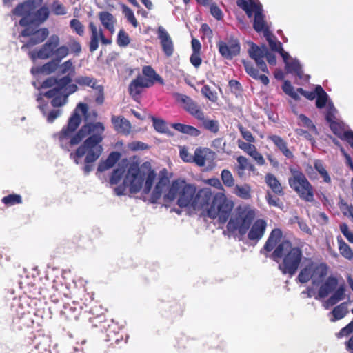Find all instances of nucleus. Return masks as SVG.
I'll list each match as a JSON object with an SVG mask.
<instances>
[{
  "label": "nucleus",
  "instance_id": "f257e3e1",
  "mask_svg": "<svg viewBox=\"0 0 353 353\" xmlns=\"http://www.w3.org/2000/svg\"><path fill=\"white\" fill-rule=\"evenodd\" d=\"M104 125L101 122L88 123L83 125L70 139V144H79L88 137L77 149L70 154V158L76 165L81 164V158L85 157L82 170L88 175L94 169V163L101 155L103 148L101 142L103 139Z\"/></svg>",
  "mask_w": 353,
  "mask_h": 353
},
{
  "label": "nucleus",
  "instance_id": "4be33fe9",
  "mask_svg": "<svg viewBox=\"0 0 353 353\" xmlns=\"http://www.w3.org/2000/svg\"><path fill=\"white\" fill-rule=\"evenodd\" d=\"M89 28L91 32L89 49L91 52H93L99 48V41L103 35V32L101 28H98L92 21L89 23Z\"/></svg>",
  "mask_w": 353,
  "mask_h": 353
},
{
  "label": "nucleus",
  "instance_id": "412c9836",
  "mask_svg": "<svg viewBox=\"0 0 353 353\" xmlns=\"http://www.w3.org/2000/svg\"><path fill=\"white\" fill-rule=\"evenodd\" d=\"M169 183L170 181L167 177H161L159 179L151 194L150 202L152 203H157L163 192L165 194L168 191Z\"/></svg>",
  "mask_w": 353,
  "mask_h": 353
},
{
  "label": "nucleus",
  "instance_id": "4d7b16f0",
  "mask_svg": "<svg viewBox=\"0 0 353 353\" xmlns=\"http://www.w3.org/2000/svg\"><path fill=\"white\" fill-rule=\"evenodd\" d=\"M57 86L55 88L59 91L63 92L67 85L71 83L72 77L70 74H67L60 79L57 78Z\"/></svg>",
  "mask_w": 353,
  "mask_h": 353
},
{
  "label": "nucleus",
  "instance_id": "72a5a7b5",
  "mask_svg": "<svg viewBox=\"0 0 353 353\" xmlns=\"http://www.w3.org/2000/svg\"><path fill=\"white\" fill-rule=\"evenodd\" d=\"M184 108L192 116L196 118L199 120L203 119L204 113L201 110L200 107L198 104L194 101L192 99L189 101V103L184 106Z\"/></svg>",
  "mask_w": 353,
  "mask_h": 353
},
{
  "label": "nucleus",
  "instance_id": "603ef678",
  "mask_svg": "<svg viewBox=\"0 0 353 353\" xmlns=\"http://www.w3.org/2000/svg\"><path fill=\"white\" fill-rule=\"evenodd\" d=\"M152 121L153 123V126L157 132L160 133L168 132V128L166 125V123L163 120L152 117Z\"/></svg>",
  "mask_w": 353,
  "mask_h": 353
},
{
  "label": "nucleus",
  "instance_id": "864d4df0",
  "mask_svg": "<svg viewBox=\"0 0 353 353\" xmlns=\"http://www.w3.org/2000/svg\"><path fill=\"white\" fill-rule=\"evenodd\" d=\"M51 9L55 15H65L67 14V10L65 7L59 2V0H54L52 5Z\"/></svg>",
  "mask_w": 353,
  "mask_h": 353
},
{
  "label": "nucleus",
  "instance_id": "69168bd1",
  "mask_svg": "<svg viewBox=\"0 0 353 353\" xmlns=\"http://www.w3.org/2000/svg\"><path fill=\"white\" fill-rule=\"evenodd\" d=\"M142 88L134 79L129 85V92L133 98L137 97L141 92Z\"/></svg>",
  "mask_w": 353,
  "mask_h": 353
},
{
  "label": "nucleus",
  "instance_id": "e433bc0d",
  "mask_svg": "<svg viewBox=\"0 0 353 353\" xmlns=\"http://www.w3.org/2000/svg\"><path fill=\"white\" fill-rule=\"evenodd\" d=\"M142 72L148 80H151L154 84L155 81H158L161 85L164 84L163 79L156 73L155 70L151 66H144L142 69Z\"/></svg>",
  "mask_w": 353,
  "mask_h": 353
},
{
  "label": "nucleus",
  "instance_id": "a18cd8bd",
  "mask_svg": "<svg viewBox=\"0 0 353 353\" xmlns=\"http://www.w3.org/2000/svg\"><path fill=\"white\" fill-rule=\"evenodd\" d=\"M70 53V48L68 46L63 45L61 46L56 47L55 53H54V59L57 60L59 63L61 61L62 59L65 58Z\"/></svg>",
  "mask_w": 353,
  "mask_h": 353
},
{
  "label": "nucleus",
  "instance_id": "20e7f679",
  "mask_svg": "<svg viewBox=\"0 0 353 353\" xmlns=\"http://www.w3.org/2000/svg\"><path fill=\"white\" fill-rule=\"evenodd\" d=\"M195 192L194 185L187 183L184 180L176 179L172 182L163 194V201L171 203L176 199V203L180 208H186L191 206Z\"/></svg>",
  "mask_w": 353,
  "mask_h": 353
},
{
  "label": "nucleus",
  "instance_id": "0e129e2a",
  "mask_svg": "<svg viewBox=\"0 0 353 353\" xmlns=\"http://www.w3.org/2000/svg\"><path fill=\"white\" fill-rule=\"evenodd\" d=\"M201 93L210 101L212 102H215L217 99V95L216 93L214 91H212L209 85H204L201 88Z\"/></svg>",
  "mask_w": 353,
  "mask_h": 353
},
{
  "label": "nucleus",
  "instance_id": "c9c22d12",
  "mask_svg": "<svg viewBox=\"0 0 353 353\" xmlns=\"http://www.w3.org/2000/svg\"><path fill=\"white\" fill-rule=\"evenodd\" d=\"M316 106L318 108H323L327 101L328 95L321 85L316 86Z\"/></svg>",
  "mask_w": 353,
  "mask_h": 353
},
{
  "label": "nucleus",
  "instance_id": "bf43d9fd",
  "mask_svg": "<svg viewBox=\"0 0 353 353\" xmlns=\"http://www.w3.org/2000/svg\"><path fill=\"white\" fill-rule=\"evenodd\" d=\"M123 12L128 21L134 26H138V22L134 17L133 11L127 6H123Z\"/></svg>",
  "mask_w": 353,
  "mask_h": 353
},
{
  "label": "nucleus",
  "instance_id": "a878e982",
  "mask_svg": "<svg viewBox=\"0 0 353 353\" xmlns=\"http://www.w3.org/2000/svg\"><path fill=\"white\" fill-rule=\"evenodd\" d=\"M121 155L118 152H112L105 161H101L97 171L99 172H104L112 168L119 161Z\"/></svg>",
  "mask_w": 353,
  "mask_h": 353
},
{
  "label": "nucleus",
  "instance_id": "de8ad7c7",
  "mask_svg": "<svg viewBox=\"0 0 353 353\" xmlns=\"http://www.w3.org/2000/svg\"><path fill=\"white\" fill-rule=\"evenodd\" d=\"M267 201L270 206L276 207L279 208H282L283 206V203L281 200L280 196H283V195H277L274 194H272L270 192H268Z\"/></svg>",
  "mask_w": 353,
  "mask_h": 353
},
{
  "label": "nucleus",
  "instance_id": "473e14b6",
  "mask_svg": "<svg viewBox=\"0 0 353 353\" xmlns=\"http://www.w3.org/2000/svg\"><path fill=\"white\" fill-rule=\"evenodd\" d=\"M243 65L246 72L254 79L259 80L263 84H265V74H259V70L254 65L248 62L243 61Z\"/></svg>",
  "mask_w": 353,
  "mask_h": 353
},
{
  "label": "nucleus",
  "instance_id": "8fccbe9b",
  "mask_svg": "<svg viewBox=\"0 0 353 353\" xmlns=\"http://www.w3.org/2000/svg\"><path fill=\"white\" fill-rule=\"evenodd\" d=\"M70 26L72 30L79 36H83L85 32V27L82 23L76 19H73L70 21Z\"/></svg>",
  "mask_w": 353,
  "mask_h": 353
},
{
  "label": "nucleus",
  "instance_id": "4468645a",
  "mask_svg": "<svg viewBox=\"0 0 353 353\" xmlns=\"http://www.w3.org/2000/svg\"><path fill=\"white\" fill-rule=\"evenodd\" d=\"M216 157L214 152L206 148H197L194 153V163L198 166H210Z\"/></svg>",
  "mask_w": 353,
  "mask_h": 353
},
{
  "label": "nucleus",
  "instance_id": "680f3d73",
  "mask_svg": "<svg viewBox=\"0 0 353 353\" xmlns=\"http://www.w3.org/2000/svg\"><path fill=\"white\" fill-rule=\"evenodd\" d=\"M250 191L248 185H236L235 188V194L243 199H248L250 197Z\"/></svg>",
  "mask_w": 353,
  "mask_h": 353
},
{
  "label": "nucleus",
  "instance_id": "a19ab883",
  "mask_svg": "<svg viewBox=\"0 0 353 353\" xmlns=\"http://www.w3.org/2000/svg\"><path fill=\"white\" fill-rule=\"evenodd\" d=\"M59 63H59L57 60L53 59L51 61L43 65L39 68V72L42 74H50L55 72L58 69Z\"/></svg>",
  "mask_w": 353,
  "mask_h": 353
},
{
  "label": "nucleus",
  "instance_id": "f3484780",
  "mask_svg": "<svg viewBox=\"0 0 353 353\" xmlns=\"http://www.w3.org/2000/svg\"><path fill=\"white\" fill-rule=\"evenodd\" d=\"M157 34L160 41L163 52L167 57H172L174 53V47L170 35L165 28L161 26L158 27Z\"/></svg>",
  "mask_w": 353,
  "mask_h": 353
},
{
  "label": "nucleus",
  "instance_id": "58836bf2",
  "mask_svg": "<svg viewBox=\"0 0 353 353\" xmlns=\"http://www.w3.org/2000/svg\"><path fill=\"white\" fill-rule=\"evenodd\" d=\"M59 74H68L73 75L75 72V66L74 65V63L71 59L67 60L62 63L61 64H59Z\"/></svg>",
  "mask_w": 353,
  "mask_h": 353
},
{
  "label": "nucleus",
  "instance_id": "6e6552de",
  "mask_svg": "<svg viewBox=\"0 0 353 353\" xmlns=\"http://www.w3.org/2000/svg\"><path fill=\"white\" fill-rule=\"evenodd\" d=\"M328 269L325 263L310 261L301 270L297 279L301 283H306L311 280L314 286H319L325 280Z\"/></svg>",
  "mask_w": 353,
  "mask_h": 353
},
{
  "label": "nucleus",
  "instance_id": "338daca9",
  "mask_svg": "<svg viewBox=\"0 0 353 353\" xmlns=\"http://www.w3.org/2000/svg\"><path fill=\"white\" fill-rule=\"evenodd\" d=\"M353 332V321L349 323L345 327H343L339 333L336 334L338 338L349 336Z\"/></svg>",
  "mask_w": 353,
  "mask_h": 353
},
{
  "label": "nucleus",
  "instance_id": "2eb2a0df",
  "mask_svg": "<svg viewBox=\"0 0 353 353\" xmlns=\"http://www.w3.org/2000/svg\"><path fill=\"white\" fill-rule=\"evenodd\" d=\"M248 44L250 57L254 60L257 67L262 72H265V43H262L261 46L253 42H249Z\"/></svg>",
  "mask_w": 353,
  "mask_h": 353
},
{
  "label": "nucleus",
  "instance_id": "1a4fd4ad",
  "mask_svg": "<svg viewBox=\"0 0 353 353\" xmlns=\"http://www.w3.org/2000/svg\"><path fill=\"white\" fill-rule=\"evenodd\" d=\"M31 17L27 16L22 17L19 21V25L25 27L21 32V36L29 37V40L22 46V49L32 47L43 42L48 37L49 31L46 28H39V26L30 23Z\"/></svg>",
  "mask_w": 353,
  "mask_h": 353
},
{
  "label": "nucleus",
  "instance_id": "f8f14e48",
  "mask_svg": "<svg viewBox=\"0 0 353 353\" xmlns=\"http://www.w3.org/2000/svg\"><path fill=\"white\" fill-rule=\"evenodd\" d=\"M60 39L58 35H51L47 41L41 46L39 50L36 52H30L31 59L36 58L40 59H47L54 57L55 53L56 47L59 45Z\"/></svg>",
  "mask_w": 353,
  "mask_h": 353
},
{
  "label": "nucleus",
  "instance_id": "39448f33",
  "mask_svg": "<svg viewBox=\"0 0 353 353\" xmlns=\"http://www.w3.org/2000/svg\"><path fill=\"white\" fill-rule=\"evenodd\" d=\"M256 216L255 210L248 205L239 206L227 224L229 232L238 231L241 235L245 234Z\"/></svg>",
  "mask_w": 353,
  "mask_h": 353
},
{
  "label": "nucleus",
  "instance_id": "052dcab7",
  "mask_svg": "<svg viewBox=\"0 0 353 353\" xmlns=\"http://www.w3.org/2000/svg\"><path fill=\"white\" fill-rule=\"evenodd\" d=\"M68 101V98L62 92H59V94H57V97H54V99L51 101V104L53 107H61L64 105Z\"/></svg>",
  "mask_w": 353,
  "mask_h": 353
},
{
  "label": "nucleus",
  "instance_id": "4c0bfd02",
  "mask_svg": "<svg viewBox=\"0 0 353 353\" xmlns=\"http://www.w3.org/2000/svg\"><path fill=\"white\" fill-rule=\"evenodd\" d=\"M339 250L340 254L348 260L353 259V250L350 245L346 243L341 238L338 239Z\"/></svg>",
  "mask_w": 353,
  "mask_h": 353
},
{
  "label": "nucleus",
  "instance_id": "09e8293b",
  "mask_svg": "<svg viewBox=\"0 0 353 353\" xmlns=\"http://www.w3.org/2000/svg\"><path fill=\"white\" fill-rule=\"evenodd\" d=\"M32 12L25 2L18 5L14 10V14L15 15L23 16V17H26L27 16H30L31 17Z\"/></svg>",
  "mask_w": 353,
  "mask_h": 353
},
{
  "label": "nucleus",
  "instance_id": "7ed1b4c3",
  "mask_svg": "<svg viewBox=\"0 0 353 353\" xmlns=\"http://www.w3.org/2000/svg\"><path fill=\"white\" fill-rule=\"evenodd\" d=\"M156 173L149 162H145L140 167L130 165L123 179L130 193H137L142 190L143 194H148L156 178Z\"/></svg>",
  "mask_w": 353,
  "mask_h": 353
},
{
  "label": "nucleus",
  "instance_id": "774afa93",
  "mask_svg": "<svg viewBox=\"0 0 353 353\" xmlns=\"http://www.w3.org/2000/svg\"><path fill=\"white\" fill-rule=\"evenodd\" d=\"M68 48L72 53L78 55L81 52V46L79 41L74 39H70V43Z\"/></svg>",
  "mask_w": 353,
  "mask_h": 353
},
{
  "label": "nucleus",
  "instance_id": "ea45409f",
  "mask_svg": "<svg viewBox=\"0 0 353 353\" xmlns=\"http://www.w3.org/2000/svg\"><path fill=\"white\" fill-rule=\"evenodd\" d=\"M314 167L315 170L319 173L323 179V181L327 183L331 182V178L326 170L323 162L321 160H316L314 162Z\"/></svg>",
  "mask_w": 353,
  "mask_h": 353
},
{
  "label": "nucleus",
  "instance_id": "ddd939ff",
  "mask_svg": "<svg viewBox=\"0 0 353 353\" xmlns=\"http://www.w3.org/2000/svg\"><path fill=\"white\" fill-rule=\"evenodd\" d=\"M212 199L211 190L209 188H204L199 190L193 196L191 207L194 210L208 209L210 203Z\"/></svg>",
  "mask_w": 353,
  "mask_h": 353
},
{
  "label": "nucleus",
  "instance_id": "c85d7f7f",
  "mask_svg": "<svg viewBox=\"0 0 353 353\" xmlns=\"http://www.w3.org/2000/svg\"><path fill=\"white\" fill-rule=\"evenodd\" d=\"M268 139L274 143V144L281 150L283 154L288 159H292L294 157L293 153L288 148L286 142L281 137L272 135L269 136Z\"/></svg>",
  "mask_w": 353,
  "mask_h": 353
},
{
  "label": "nucleus",
  "instance_id": "2f4dec72",
  "mask_svg": "<svg viewBox=\"0 0 353 353\" xmlns=\"http://www.w3.org/2000/svg\"><path fill=\"white\" fill-rule=\"evenodd\" d=\"M172 126L176 130L192 137H197L200 134V131L191 125L182 123H173Z\"/></svg>",
  "mask_w": 353,
  "mask_h": 353
},
{
  "label": "nucleus",
  "instance_id": "e2e57ef3",
  "mask_svg": "<svg viewBox=\"0 0 353 353\" xmlns=\"http://www.w3.org/2000/svg\"><path fill=\"white\" fill-rule=\"evenodd\" d=\"M130 39L128 34L123 30H120L117 37V44L120 47H126L130 43Z\"/></svg>",
  "mask_w": 353,
  "mask_h": 353
},
{
  "label": "nucleus",
  "instance_id": "cd10ccee",
  "mask_svg": "<svg viewBox=\"0 0 353 353\" xmlns=\"http://www.w3.org/2000/svg\"><path fill=\"white\" fill-rule=\"evenodd\" d=\"M49 15V8L46 6H41L34 14L32 13L30 23L39 26L47 20Z\"/></svg>",
  "mask_w": 353,
  "mask_h": 353
},
{
  "label": "nucleus",
  "instance_id": "c756f323",
  "mask_svg": "<svg viewBox=\"0 0 353 353\" xmlns=\"http://www.w3.org/2000/svg\"><path fill=\"white\" fill-rule=\"evenodd\" d=\"M266 183L274 194L277 195H284V192L281 183L272 174H266Z\"/></svg>",
  "mask_w": 353,
  "mask_h": 353
},
{
  "label": "nucleus",
  "instance_id": "bb28decb",
  "mask_svg": "<svg viewBox=\"0 0 353 353\" xmlns=\"http://www.w3.org/2000/svg\"><path fill=\"white\" fill-rule=\"evenodd\" d=\"M99 18L103 27L113 34L115 31L116 19L114 17L108 12L103 11L99 13Z\"/></svg>",
  "mask_w": 353,
  "mask_h": 353
},
{
  "label": "nucleus",
  "instance_id": "6ab92c4d",
  "mask_svg": "<svg viewBox=\"0 0 353 353\" xmlns=\"http://www.w3.org/2000/svg\"><path fill=\"white\" fill-rule=\"evenodd\" d=\"M339 281L336 277L333 276H328L324 283L319 285L320 287L318 291V296H316L315 298L323 299L327 297L331 292L336 290Z\"/></svg>",
  "mask_w": 353,
  "mask_h": 353
},
{
  "label": "nucleus",
  "instance_id": "5fc2aeb1",
  "mask_svg": "<svg viewBox=\"0 0 353 353\" xmlns=\"http://www.w3.org/2000/svg\"><path fill=\"white\" fill-rule=\"evenodd\" d=\"M339 207L344 216H350L353 221V205H348L347 202L341 200L339 203Z\"/></svg>",
  "mask_w": 353,
  "mask_h": 353
},
{
  "label": "nucleus",
  "instance_id": "79ce46f5",
  "mask_svg": "<svg viewBox=\"0 0 353 353\" xmlns=\"http://www.w3.org/2000/svg\"><path fill=\"white\" fill-rule=\"evenodd\" d=\"M283 91L290 96L293 99L297 101L300 99V97L298 94L299 92L294 91L293 86L291 84V82L289 80H284L282 85Z\"/></svg>",
  "mask_w": 353,
  "mask_h": 353
},
{
  "label": "nucleus",
  "instance_id": "9b49d317",
  "mask_svg": "<svg viewBox=\"0 0 353 353\" xmlns=\"http://www.w3.org/2000/svg\"><path fill=\"white\" fill-rule=\"evenodd\" d=\"M233 208L232 203L225 198L214 197L212 201L211 205L208 209V216L212 219L218 218L219 222L223 223L228 219Z\"/></svg>",
  "mask_w": 353,
  "mask_h": 353
},
{
  "label": "nucleus",
  "instance_id": "aec40b11",
  "mask_svg": "<svg viewBox=\"0 0 353 353\" xmlns=\"http://www.w3.org/2000/svg\"><path fill=\"white\" fill-rule=\"evenodd\" d=\"M266 41L268 43V46L270 48V51L274 52L279 53L281 57L288 55V52H285L283 48V45L278 40L276 36H274L268 29V27L266 26Z\"/></svg>",
  "mask_w": 353,
  "mask_h": 353
},
{
  "label": "nucleus",
  "instance_id": "6e6d98bb",
  "mask_svg": "<svg viewBox=\"0 0 353 353\" xmlns=\"http://www.w3.org/2000/svg\"><path fill=\"white\" fill-rule=\"evenodd\" d=\"M125 172L123 168L114 169L110 178V183L112 185H117L121 179Z\"/></svg>",
  "mask_w": 353,
  "mask_h": 353
},
{
  "label": "nucleus",
  "instance_id": "5701e85b",
  "mask_svg": "<svg viewBox=\"0 0 353 353\" xmlns=\"http://www.w3.org/2000/svg\"><path fill=\"white\" fill-rule=\"evenodd\" d=\"M265 231V220H256L250 228L248 232V239L251 241H259L263 235Z\"/></svg>",
  "mask_w": 353,
  "mask_h": 353
},
{
  "label": "nucleus",
  "instance_id": "c03bdc74",
  "mask_svg": "<svg viewBox=\"0 0 353 353\" xmlns=\"http://www.w3.org/2000/svg\"><path fill=\"white\" fill-rule=\"evenodd\" d=\"M1 201L7 206H12L22 203V198L19 194H12L2 198Z\"/></svg>",
  "mask_w": 353,
  "mask_h": 353
},
{
  "label": "nucleus",
  "instance_id": "f704fd0d",
  "mask_svg": "<svg viewBox=\"0 0 353 353\" xmlns=\"http://www.w3.org/2000/svg\"><path fill=\"white\" fill-rule=\"evenodd\" d=\"M77 84L80 86H87L94 89L98 85H97V80L90 76L79 75L74 79Z\"/></svg>",
  "mask_w": 353,
  "mask_h": 353
},
{
  "label": "nucleus",
  "instance_id": "b1692460",
  "mask_svg": "<svg viewBox=\"0 0 353 353\" xmlns=\"http://www.w3.org/2000/svg\"><path fill=\"white\" fill-rule=\"evenodd\" d=\"M111 121L114 125V130L121 134H128L131 130V124L130 121L124 117L112 116Z\"/></svg>",
  "mask_w": 353,
  "mask_h": 353
},
{
  "label": "nucleus",
  "instance_id": "7c9ffc66",
  "mask_svg": "<svg viewBox=\"0 0 353 353\" xmlns=\"http://www.w3.org/2000/svg\"><path fill=\"white\" fill-rule=\"evenodd\" d=\"M348 313L347 303L343 302L334 307L332 311L333 317L330 319L332 322H335L344 318Z\"/></svg>",
  "mask_w": 353,
  "mask_h": 353
},
{
  "label": "nucleus",
  "instance_id": "f03ea898",
  "mask_svg": "<svg viewBox=\"0 0 353 353\" xmlns=\"http://www.w3.org/2000/svg\"><path fill=\"white\" fill-rule=\"evenodd\" d=\"M282 231L272 230L266 241V252L273 250L270 258L276 262L283 274L292 277L299 270L304 258L303 246L295 245L288 239L281 240Z\"/></svg>",
  "mask_w": 353,
  "mask_h": 353
},
{
  "label": "nucleus",
  "instance_id": "393cba45",
  "mask_svg": "<svg viewBox=\"0 0 353 353\" xmlns=\"http://www.w3.org/2000/svg\"><path fill=\"white\" fill-rule=\"evenodd\" d=\"M42 100V96L41 94H39L37 98V101L39 103V108L43 116L46 117L47 121L52 123L57 118L61 116L62 114V110L60 109L52 110L48 113H47L48 104H43Z\"/></svg>",
  "mask_w": 353,
  "mask_h": 353
},
{
  "label": "nucleus",
  "instance_id": "0eeeda50",
  "mask_svg": "<svg viewBox=\"0 0 353 353\" xmlns=\"http://www.w3.org/2000/svg\"><path fill=\"white\" fill-rule=\"evenodd\" d=\"M80 110L83 114H85L88 110V105L85 103H79L75 112L70 117L66 127H64L59 132V141L61 148L66 151H70V148L77 144H70V139L74 136L73 132L77 129L81 123V118L77 112V110Z\"/></svg>",
  "mask_w": 353,
  "mask_h": 353
},
{
  "label": "nucleus",
  "instance_id": "423d86ee",
  "mask_svg": "<svg viewBox=\"0 0 353 353\" xmlns=\"http://www.w3.org/2000/svg\"><path fill=\"white\" fill-rule=\"evenodd\" d=\"M291 176L288 179L290 187L305 202L314 200V188L305 174L299 170L290 169Z\"/></svg>",
  "mask_w": 353,
  "mask_h": 353
},
{
  "label": "nucleus",
  "instance_id": "37998d69",
  "mask_svg": "<svg viewBox=\"0 0 353 353\" xmlns=\"http://www.w3.org/2000/svg\"><path fill=\"white\" fill-rule=\"evenodd\" d=\"M237 162H238V164H239V167H238V174L239 175H241L242 173H243V171L245 170H252L253 171L254 170V165H252L248 159L243 156H240L237 158Z\"/></svg>",
  "mask_w": 353,
  "mask_h": 353
},
{
  "label": "nucleus",
  "instance_id": "49530a36",
  "mask_svg": "<svg viewBox=\"0 0 353 353\" xmlns=\"http://www.w3.org/2000/svg\"><path fill=\"white\" fill-rule=\"evenodd\" d=\"M201 121H203V127L212 133H217L219 130V123L216 120L205 119V117Z\"/></svg>",
  "mask_w": 353,
  "mask_h": 353
},
{
  "label": "nucleus",
  "instance_id": "13d9d810",
  "mask_svg": "<svg viewBox=\"0 0 353 353\" xmlns=\"http://www.w3.org/2000/svg\"><path fill=\"white\" fill-rule=\"evenodd\" d=\"M302 125L307 127L310 131L315 134H318L317 129L312 120L306 117L305 114H301L299 117Z\"/></svg>",
  "mask_w": 353,
  "mask_h": 353
},
{
  "label": "nucleus",
  "instance_id": "a211bd4d",
  "mask_svg": "<svg viewBox=\"0 0 353 353\" xmlns=\"http://www.w3.org/2000/svg\"><path fill=\"white\" fill-rule=\"evenodd\" d=\"M217 46L219 53L226 59H232L240 52V45L236 40L232 41L228 43L224 41H219Z\"/></svg>",
  "mask_w": 353,
  "mask_h": 353
},
{
  "label": "nucleus",
  "instance_id": "9d476101",
  "mask_svg": "<svg viewBox=\"0 0 353 353\" xmlns=\"http://www.w3.org/2000/svg\"><path fill=\"white\" fill-rule=\"evenodd\" d=\"M237 6L250 18L254 14L253 28L258 32L265 35V20L263 6L259 0H237Z\"/></svg>",
  "mask_w": 353,
  "mask_h": 353
},
{
  "label": "nucleus",
  "instance_id": "3c124183",
  "mask_svg": "<svg viewBox=\"0 0 353 353\" xmlns=\"http://www.w3.org/2000/svg\"><path fill=\"white\" fill-rule=\"evenodd\" d=\"M221 176L222 181L225 186L232 187L234 185L233 176L228 170H223Z\"/></svg>",
  "mask_w": 353,
  "mask_h": 353
},
{
  "label": "nucleus",
  "instance_id": "dca6fc26",
  "mask_svg": "<svg viewBox=\"0 0 353 353\" xmlns=\"http://www.w3.org/2000/svg\"><path fill=\"white\" fill-rule=\"evenodd\" d=\"M285 63V70L288 74L296 75L299 79L308 80L309 75H305L300 62L296 59H290V54L288 53L286 58L283 57Z\"/></svg>",
  "mask_w": 353,
  "mask_h": 353
}]
</instances>
